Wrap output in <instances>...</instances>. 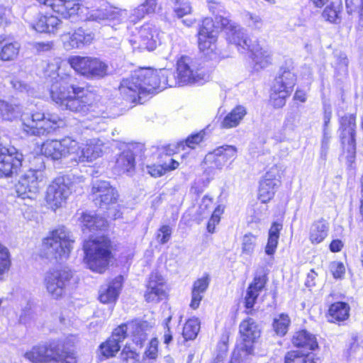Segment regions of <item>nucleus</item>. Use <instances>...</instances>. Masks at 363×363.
<instances>
[{"label": "nucleus", "mask_w": 363, "mask_h": 363, "mask_svg": "<svg viewBox=\"0 0 363 363\" xmlns=\"http://www.w3.org/2000/svg\"><path fill=\"white\" fill-rule=\"evenodd\" d=\"M52 100L62 109L82 115L94 111V94L76 83V79L69 74H57L52 79L50 88Z\"/></svg>", "instance_id": "1"}, {"label": "nucleus", "mask_w": 363, "mask_h": 363, "mask_svg": "<svg viewBox=\"0 0 363 363\" xmlns=\"http://www.w3.org/2000/svg\"><path fill=\"white\" fill-rule=\"evenodd\" d=\"M151 68H140L135 70L130 77L121 82L118 90L123 100L142 104L141 95L152 93V87L157 84L156 76Z\"/></svg>", "instance_id": "2"}, {"label": "nucleus", "mask_w": 363, "mask_h": 363, "mask_svg": "<svg viewBox=\"0 0 363 363\" xmlns=\"http://www.w3.org/2000/svg\"><path fill=\"white\" fill-rule=\"evenodd\" d=\"M84 260L93 272L103 273L107 268L112 257L111 243L106 236L85 241L84 243Z\"/></svg>", "instance_id": "3"}, {"label": "nucleus", "mask_w": 363, "mask_h": 363, "mask_svg": "<svg viewBox=\"0 0 363 363\" xmlns=\"http://www.w3.org/2000/svg\"><path fill=\"white\" fill-rule=\"evenodd\" d=\"M24 357L33 363H77L74 353L62 344L36 345Z\"/></svg>", "instance_id": "4"}, {"label": "nucleus", "mask_w": 363, "mask_h": 363, "mask_svg": "<svg viewBox=\"0 0 363 363\" xmlns=\"http://www.w3.org/2000/svg\"><path fill=\"white\" fill-rule=\"evenodd\" d=\"M74 242L71 233L66 228L60 227L44 239L43 250L48 259L63 261L69 257Z\"/></svg>", "instance_id": "5"}, {"label": "nucleus", "mask_w": 363, "mask_h": 363, "mask_svg": "<svg viewBox=\"0 0 363 363\" xmlns=\"http://www.w3.org/2000/svg\"><path fill=\"white\" fill-rule=\"evenodd\" d=\"M91 195L96 206L102 210H107V216L117 219L121 213L115 207L118 194L108 182L96 180L92 183Z\"/></svg>", "instance_id": "6"}, {"label": "nucleus", "mask_w": 363, "mask_h": 363, "mask_svg": "<svg viewBox=\"0 0 363 363\" xmlns=\"http://www.w3.org/2000/svg\"><path fill=\"white\" fill-rule=\"evenodd\" d=\"M296 76L287 68H281L271 88L270 102L276 108H282L296 84Z\"/></svg>", "instance_id": "7"}, {"label": "nucleus", "mask_w": 363, "mask_h": 363, "mask_svg": "<svg viewBox=\"0 0 363 363\" xmlns=\"http://www.w3.org/2000/svg\"><path fill=\"white\" fill-rule=\"evenodd\" d=\"M60 121L57 116L46 118L42 112L23 114L21 116L22 129L29 135H45L55 130Z\"/></svg>", "instance_id": "8"}, {"label": "nucleus", "mask_w": 363, "mask_h": 363, "mask_svg": "<svg viewBox=\"0 0 363 363\" xmlns=\"http://www.w3.org/2000/svg\"><path fill=\"white\" fill-rule=\"evenodd\" d=\"M73 278V272L68 267H62L48 272L44 284L49 295L54 299H60L66 295Z\"/></svg>", "instance_id": "9"}, {"label": "nucleus", "mask_w": 363, "mask_h": 363, "mask_svg": "<svg viewBox=\"0 0 363 363\" xmlns=\"http://www.w3.org/2000/svg\"><path fill=\"white\" fill-rule=\"evenodd\" d=\"M240 340L235 349L241 351L244 357L254 352V344L261 335V330L256 321L248 318L242 320L239 326Z\"/></svg>", "instance_id": "10"}, {"label": "nucleus", "mask_w": 363, "mask_h": 363, "mask_svg": "<svg viewBox=\"0 0 363 363\" xmlns=\"http://www.w3.org/2000/svg\"><path fill=\"white\" fill-rule=\"evenodd\" d=\"M68 62L76 72L88 78H100L107 74V65L97 58L73 56L69 58Z\"/></svg>", "instance_id": "11"}, {"label": "nucleus", "mask_w": 363, "mask_h": 363, "mask_svg": "<svg viewBox=\"0 0 363 363\" xmlns=\"http://www.w3.org/2000/svg\"><path fill=\"white\" fill-rule=\"evenodd\" d=\"M79 152V143L71 138H65L61 140H48L40 148L41 153L53 160H59L67 155H73Z\"/></svg>", "instance_id": "12"}, {"label": "nucleus", "mask_w": 363, "mask_h": 363, "mask_svg": "<svg viewBox=\"0 0 363 363\" xmlns=\"http://www.w3.org/2000/svg\"><path fill=\"white\" fill-rule=\"evenodd\" d=\"M72 184L68 177L55 179L48 186L46 193V202L50 208L55 211L61 207L72 193Z\"/></svg>", "instance_id": "13"}, {"label": "nucleus", "mask_w": 363, "mask_h": 363, "mask_svg": "<svg viewBox=\"0 0 363 363\" xmlns=\"http://www.w3.org/2000/svg\"><path fill=\"white\" fill-rule=\"evenodd\" d=\"M355 121L356 118L353 114L345 115L340 121V137L343 149L347 153L346 157L350 162L353 161L356 153Z\"/></svg>", "instance_id": "14"}, {"label": "nucleus", "mask_w": 363, "mask_h": 363, "mask_svg": "<svg viewBox=\"0 0 363 363\" xmlns=\"http://www.w3.org/2000/svg\"><path fill=\"white\" fill-rule=\"evenodd\" d=\"M23 155L14 147H4L0 153V177H12L22 167Z\"/></svg>", "instance_id": "15"}, {"label": "nucleus", "mask_w": 363, "mask_h": 363, "mask_svg": "<svg viewBox=\"0 0 363 363\" xmlns=\"http://www.w3.org/2000/svg\"><path fill=\"white\" fill-rule=\"evenodd\" d=\"M216 28V26L213 21L210 18H204L199 28L198 33L199 48L206 55L213 52L216 48L215 43L217 40L218 33Z\"/></svg>", "instance_id": "16"}, {"label": "nucleus", "mask_w": 363, "mask_h": 363, "mask_svg": "<svg viewBox=\"0 0 363 363\" xmlns=\"http://www.w3.org/2000/svg\"><path fill=\"white\" fill-rule=\"evenodd\" d=\"M159 41L158 32L155 26L151 24L143 26L138 35L130 40L134 49L153 50Z\"/></svg>", "instance_id": "17"}, {"label": "nucleus", "mask_w": 363, "mask_h": 363, "mask_svg": "<svg viewBox=\"0 0 363 363\" xmlns=\"http://www.w3.org/2000/svg\"><path fill=\"white\" fill-rule=\"evenodd\" d=\"M177 74L183 86L193 83H199L204 78L203 72L196 69L191 59L186 56H182L178 60Z\"/></svg>", "instance_id": "18"}, {"label": "nucleus", "mask_w": 363, "mask_h": 363, "mask_svg": "<svg viewBox=\"0 0 363 363\" xmlns=\"http://www.w3.org/2000/svg\"><path fill=\"white\" fill-rule=\"evenodd\" d=\"M40 174L37 170L30 169L21 177L16 185L18 196L31 199L36 195L40 189Z\"/></svg>", "instance_id": "19"}, {"label": "nucleus", "mask_w": 363, "mask_h": 363, "mask_svg": "<svg viewBox=\"0 0 363 363\" xmlns=\"http://www.w3.org/2000/svg\"><path fill=\"white\" fill-rule=\"evenodd\" d=\"M87 18L89 21L105 24L111 21L123 22L128 18V11L106 6L104 8L91 11L89 13Z\"/></svg>", "instance_id": "20"}, {"label": "nucleus", "mask_w": 363, "mask_h": 363, "mask_svg": "<svg viewBox=\"0 0 363 363\" xmlns=\"http://www.w3.org/2000/svg\"><path fill=\"white\" fill-rule=\"evenodd\" d=\"M104 144L102 140L98 138H92L87 141L84 147L79 146V152H74L71 160L75 162L92 161L103 154Z\"/></svg>", "instance_id": "21"}, {"label": "nucleus", "mask_w": 363, "mask_h": 363, "mask_svg": "<svg viewBox=\"0 0 363 363\" xmlns=\"http://www.w3.org/2000/svg\"><path fill=\"white\" fill-rule=\"evenodd\" d=\"M141 146L135 144L126 145L118 155L116 162V168L121 173H132L135 167V155L141 150Z\"/></svg>", "instance_id": "22"}, {"label": "nucleus", "mask_w": 363, "mask_h": 363, "mask_svg": "<svg viewBox=\"0 0 363 363\" xmlns=\"http://www.w3.org/2000/svg\"><path fill=\"white\" fill-rule=\"evenodd\" d=\"M276 168H271L260 182L259 188V199L262 203L271 200L280 185V181L276 178Z\"/></svg>", "instance_id": "23"}, {"label": "nucleus", "mask_w": 363, "mask_h": 363, "mask_svg": "<svg viewBox=\"0 0 363 363\" xmlns=\"http://www.w3.org/2000/svg\"><path fill=\"white\" fill-rule=\"evenodd\" d=\"M120 326H123L125 328L124 339L128 336V333H129L133 342L140 347L143 346L151 330V326L147 321L135 320L127 324H121Z\"/></svg>", "instance_id": "24"}, {"label": "nucleus", "mask_w": 363, "mask_h": 363, "mask_svg": "<svg viewBox=\"0 0 363 363\" xmlns=\"http://www.w3.org/2000/svg\"><path fill=\"white\" fill-rule=\"evenodd\" d=\"M125 328L123 326L117 327L111 336L100 345L101 354L106 358L112 357L119 351L120 343L124 340Z\"/></svg>", "instance_id": "25"}, {"label": "nucleus", "mask_w": 363, "mask_h": 363, "mask_svg": "<svg viewBox=\"0 0 363 363\" xmlns=\"http://www.w3.org/2000/svg\"><path fill=\"white\" fill-rule=\"evenodd\" d=\"M164 279L158 272L151 273L145 294L147 302H157L164 296Z\"/></svg>", "instance_id": "26"}, {"label": "nucleus", "mask_w": 363, "mask_h": 363, "mask_svg": "<svg viewBox=\"0 0 363 363\" xmlns=\"http://www.w3.org/2000/svg\"><path fill=\"white\" fill-rule=\"evenodd\" d=\"M94 40V34L91 32L86 33L84 30L79 28L72 34L65 35L63 44L66 50L82 48L90 44Z\"/></svg>", "instance_id": "27"}, {"label": "nucleus", "mask_w": 363, "mask_h": 363, "mask_svg": "<svg viewBox=\"0 0 363 363\" xmlns=\"http://www.w3.org/2000/svg\"><path fill=\"white\" fill-rule=\"evenodd\" d=\"M266 282L267 277L265 275H256L253 281L248 286L245 297V306L247 309L250 310L247 313H252V308L256 303L259 293L264 287Z\"/></svg>", "instance_id": "28"}, {"label": "nucleus", "mask_w": 363, "mask_h": 363, "mask_svg": "<svg viewBox=\"0 0 363 363\" xmlns=\"http://www.w3.org/2000/svg\"><path fill=\"white\" fill-rule=\"evenodd\" d=\"M122 281V276H118L106 285L102 286L99 291V301L103 303L115 302L121 289Z\"/></svg>", "instance_id": "29"}, {"label": "nucleus", "mask_w": 363, "mask_h": 363, "mask_svg": "<svg viewBox=\"0 0 363 363\" xmlns=\"http://www.w3.org/2000/svg\"><path fill=\"white\" fill-rule=\"evenodd\" d=\"M152 74L156 76L157 84L152 87V92L157 89H164L166 86L170 87L183 86L178 77V74L168 69H153L151 68Z\"/></svg>", "instance_id": "30"}, {"label": "nucleus", "mask_w": 363, "mask_h": 363, "mask_svg": "<svg viewBox=\"0 0 363 363\" xmlns=\"http://www.w3.org/2000/svg\"><path fill=\"white\" fill-rule=\"evenodd\" d=\"M79 220L82 223V229L84 233L102 230L107 226V221L104 217L92 213H83Z\"/></svg>", "instance_id": "31"}, {"label": "nucleus", "mask_w": 363, "mask_h": 363, "mask_svg": "<svg viewBox=\"0 0 363 363\" xmlns=\"http://www.w3.org/2000/svg\"><path fill=\"white\" fill-rule=\"evenodd\" d=\"M54 2L51 9L65 18L74 17L81 7L77 0H54Z\"/></svg>", "instance_id": "32"}, {"label": "nucleus", "mask_w": 363, "mask_h": 363, "mask_svg": "<svg viewBox=\"0 0 363 363\" xmlns=\"http://www.w3.org/2000/svg\"><path fill=\"white\" fill-rule=\"evenodd\" d=\"M252 53V58L258 68L266 67L271 62V51L267 47L261 46L258 43L255 42L248 48Z\"/></svg>", "instance_id": "33"}, {"label": "nucleus", "mask_w": 363, "mask_h": 363, "mask_svg": "<svg viewBox=\"0 0 363 363\" xmlns=\"http://www.w3.org/2000/svg\"><path fill=\"white\" fill-rule=\"evenodd\" d=\"M294 347L314 350L318 347L315 336L306 330L296 332L292 337Z\"/></svg>", "instance_id": "34"}, {"label": "nucleus", "mask_w": 363, "mask_h": 363, "mask_svg": "<svg viewBox=\"0 0 363 363\" xmlns=\"http://www.w3.org/2000/svg\"><path fill=\"white\" fill-rule=\"evenodd\" d=\"M210 279L208 275L198 279L193 284L191 290V301L190 307L192 309L199 308L201 301L203 297V294L208 287Z\"/></svg>", "instance_id": "35"}, {"label": "nucleus", "mask_w": 363, "mask_h": 363, "mask_svg": "<svg viewBox=\"0 0 363 363\" xmlns=\"http://www.w3.org/2000/svg\"><path fill=\"white\" fill-rule=\"evenodd\" d=\"M329 223L324 219H319L311 226L309 240L313 244H319L328 236Z\"/></svg>", "instance_id": "36"}, {"label": "nucleus", "mask_w": 363, "mask_h": 363, "mask_svg": "<svg viewBox=\"0 0 363 363\" xmlns=\"http://www.w3.org/2000/svg\"><path fill=\"white\" fill-rule=\"evenodd\" d=\"M350 306L345 302H335L329 308L328 320L331 323L342 322L350 316Z\"/></svg>", "instance_id": "37"}, {"label": "nucleus", "mask_w": 363, "mask_h": 363, "mask_svg": "<svg viewBox=\"0 0 363 363\" xmlns=\"http://www.w3.org/2000/svg\"><path fill=\"white\" fill-rule=\"evenodd\" d=\"M228 40L235 45L238 48L246 50L250 48L252 44H250V40L247 38L244 30L237 25L230 31L227 33Z\"/></svg>", "instance_id": "38"}, {"label": "nucleus", "mask_w": 363, "mask_h": 363, "mask_svg": "<svg viewBox=\"0 0 363 363\" xmlns=\"http://www.w3.org/2000/svg\"><path fill=\"white\" fill-rule=\"evenodd\" d=\"M246 115V110L243 106H238L234 108L221 122V127L223 128H231L236 127Z\"/></svg>", "instance_id": "39"}, {"label": "nucleus", "mask_w": 363, "mask_h": 363, "mask_svg": "<svg viewBox=\"0 0 363 363\" xmlns=\"http://www.w3.org/2000/svg\"><path fill=\"white\" fill-rule=\"evenodd\" d=\"M21 112V108L17 105L0 99V118L4 120L12 121L16 118Z\"/></svg>", "instance_id": "40"}, {"label": "nucleus", "mask_w": 363, "mask_h": 363, "mask_svg": "<svg viewBox=\"0 0 363 363\" xmlns=\"http://www.w3.org/2000/svg\"><path fill=\"white\" fill-rule=\"evenodd\" d=\"M284 363H315L312 353H304L298 350L288 352L284 357Z\"/></svg>", "instance_id": "41"}, {"label": "nucleus", "mask_w": 363, "mask_h": 363, "mask_svg": "<svg viewBox=\"0 0 363 363\" xmlns=\"http://www.w3.org/2000/svg\"><path fill=\"white\" fill-rule=\"evenodd\" d=\"M20 50V45L17 42L6 43L0 50V60L12 61L17 58Z\"/></svg>", "instance_id": "42"}, {"label": "nucleus", "mask_w": 363, "mask_h": 363, "mask_svg": "<svg viewBox=\"0 0 363 363\" xmlns=\"http://www.w3.org/2000/svg\"><path fill=\"white\" fill-rule=\"evenodd\" d=\"M200 330V321L197 318L189 319L184 328L182 335L186 340H194L196 337Z\"/></svg>", "instance_id": "43"}, {"label": "nucleus", "mask_w": 363, "mask_h": 363, "mask_svg": "<svg viewBox=\"0 0 363 363\" xmlns=\"http://www.w3.org/2000/svg\"><path fill=\"white\" fill-rule=\"evenodd\" d=\"M290 318L288 315L281 313L274 319L273 328L275 333L280 336H284L288 330Z\"/></svg>", "instance_id": "44"}, {"label": "nucleus", "mask_w": 363, "mask_h": 363, "mask_svg": "<svg viewBox=\"0 0 363 363\" xmlns=\"http://www.w3.org/2000/svg\"><path fill=\"white\" fill-rule=\"evenodd\" d=\"M301 117V113L298 110L289 111L286 115L284 127L294 130L300 124Z\"/></svg>", "instance_id": "45"}, {"label": "nucleus", "mask_w": 363, "mask_h": 363, "mask_svg": "<svg viewBox=\"0 0 363 363\" xmlns=\"http://www.w3.org/2000/svg\"><path fill=\"white\" fill-rule=\"evenodd\" d=\"M223 211L224 207L221 205H218L215 208L207 224V230L209 233H213L215 232L216 225L219 223L220 216L223 214Z\"/></svg>", "instance_id": "46"}, {"label": "nucleus", "mask_w": 363, "mask_h": 363, "mask_svg": "<svg viewBox=\"0 0 363 363\" xmlns=\"http://www.w3.org/2000/svg\"><path fill=\"white\" fill-rule=\"evenodd\" d=\"M65 23L61 21L57 16H47V26L48 30L46 33H55L60 29H62L64 32Z\"/></svg>", "instance_id": "47"}, {"label": "nucleus", "mask_w": 363, "mask_h": 363, "mask_svg": "<svg viewBox=\"0 0 363 363\" xmlns=\"http://www.w3.org/2000/svg\"><path fill=\"white\" fill-rule=\"evenodd\" d=\"M138 357V354L128 345H125L121 353V359L125 363H135Z\"/></svg>", "instance_id": "48"}, {"label": "nucleus", "mask_w": 363, "mask_h": 363, "mask_svg": "<svg viewBox=\"0 0 363 363\" xmlns=\"http://www.w3.org/2000/svg\"><path fill=\"white\" fill-rule=\"evenodd\" d=\"M10 267L9 253L6 247L0 244V276L9 270Z\"/></svg>", "instance_id": "49"}, {"label": "nucleus", "mask_w": 363, "mask_h": 363, "mask_svg": "<svg viewBox=\"0 0 363 363\" xmlns=\"http://www.w3.org/2000/svg\"><path fill=\"white\" fill-rule=\"evenodd\" d=\"M256 242V237L252 234L249 233L246 234L243 236L242 243V252L250 255L252 253Z\"/></svg>", "instance_id": "50"}, {"label": "nucleus", "mask_w": 363, "mask_h": 363, "mask_svg": "<svg viewBox=\"0 0 363 363\" xmlns=\"http://www.w3.org/2000/svg\"><path fill=\"white\" fill-rule=\"evenodd\" d=\"M192 8L187 1L180 2V0H175L174 11L178 18H182L185 15L191 13Z\"/></svg>", "instance_id": "51"}, {"label": "nucleus", "mask_w": 363, "mask_h": 363, "mask_svg": "<svg viewBox=\"0 0 363 363\" xmlns=\"http://www.w3.org/2000/svg\"><path fill=\"white\" fill-rule=\"evenodd\" d=\"M338 15L339 11L335 8L334 3L326 6L322 13L323 18L330 23H335L339 18Z\"/></svg>", "instance_id": "52"}, {"label": "nucleus", "mask_w": 363, "mask_h": 363, "mask_svg": "<svg viewBox=\"0 0 363 363\" xmlns=\"http://www.w3.org/2000/svg\"><path fill=\"white\" fill-rule=\"evenodd\" d=\"M172 233V229L169 225L161 226L157 233V241L162 245L167 243L171 238Z\"/></svg>", "instance_id": "53"}, {"label": "nucleus", "mask_w": 363, "mask_h": 363, "mask_svg": "<svg viewBox=\"0 0 363 363\" xmlns=\"http://www.w3.org/2000/svg\"><path fill=\"white\" fill-rule=\"evenodd\" d=\"M216 154H222L225 159L234 160L237 156L238 149L233 145H223L216 148Z\"/></svg>", "instance_id": "54"}, {"label": "nucleus", "mask_w": 363, "mask_h": 363, "mask_svg": "<svg viewBox=\"0 0 363 363\" xmlns=\"http://www.w3.org/2000/svg\"><path fill=\"white\" fill-rule=\"evenodd\" d=\"M215 21L217 24V26H216V28L220 27V28L225 29L227 33L230 31L238 25L228 18L223 16L221 14L216 15V16H215Z\"/></svg>", "instance_id": "55"}, {"label": "nucleus", "mask_w": 363, "mask_h": 363, "mask_svg": "<svg viewBox=\"0 0 363 363\" xmlns=\"http://www.w3.org/2000/svg\"><path fill=\"white\" fill-rule=\"evenodd\" d=\"M203 138V133L200 132L188 137L185 142H182L179 145L182 146L183 149L184 145L193 149L194 148L195 145H197L202 141Z\"/></svg>", "instance_id": "56"}, {"label": "nucleus", "mask_w": 363, "mask_h": 363, "mask_svg": "<svg viewBox=\"0 0 363 363\" xmlns=\"http://www.w3.org/2000/svg\"><path fill=\"white\" fill-rule=\"evenodd\" d=\"M330 138V133L328 128H323V135L321 141L320 155L321 157L323 158L324 160H325L328 154Z\"/></svg>", "instance_id": "57"}, {"label": "nucleus", "mask_w": 363, "mask_h": 363, "mask_svg": "<svg viewBox=\"0 0 363 363\" xmlns=\"http://www.w3.org/2000/svg\"><path fill=\"white\" fill-rule=\"evenodd\" d=\"M158 340L153 338L150 340L147 349L145 352L146 357L150 359H155L158 355Z\"/></svg>", "instance_id": "58"}, {"label": "nucleus", "mask_w": 363, "mask_h": 363, "mask_svg": "<svg viewBox=\"0 0 363 363\" xmlns=\"http://www.w3.org/2000/svg\"><path fill=\"white\" fill-rule=\"evenodd\" d=\"M330 270L335 279L342 278L345 272L344 264L339 262H331L330 264Z\"/></svg>", "instance_id": "59"}, {"label": "nucleus", "mask_w": 363, "mask_h": 363, "mask_svg": "<svg viewBox=\"0 0 363 363\" xmlns=\"http://www.w3.org/2000/svg\"><path fill=\"white\" fill-rule=\"evenodd\" d=\"M47 16H40L37 21L32 24L34 30L40 33H46L48 30Z\"/></svg>", "instance_id": "60"}, {"label": "nucleus", "mask_w": 363, "mask_h": 363, "mask_svg": "<svg viewBox=\"0 0 363 363\" xmlns=\"http://www.w3.org/2000/svg\"><path fill=\"white\" fill-rule=\"evenodd\" d=\"M278 237L269 236L268 242L265 247V252L268 255H273L276 251L278 244Z\"/></svg>", "instance_id": "61"}, {"label": "nucleus", "mask_w": 363, "mask_h": 363, "mask_svg": "<svg viewBox=\"0 0 363 363\" xmlns=\"http://www.w3.org/2000/svg\"><path fill=\"white\" fill-rule=\"evenodd\" d=\"M246 16L249 19V26L252 27L255 29L260 30L262 27V20L257 16L250 13H248Z\"/></svg>", "instance_id": "62"}, {"label": "nucleus", "mask_w": 363, "mask_h": 363, "mask_svg": "<svg viewBox=\"0 0 363 363\" xmlns=\"http://www.w3.org/2000/svg\"><path fill=\"white\" fill-rule=\"evenodd\" d=\"M147 172L152 177H157L165 173L166 169L163 165H147L146 167Z\"/></svg>", "instance_id": "63"}, {"label": "nucleus", "mask_w": 363, "mask_h": 363, "mask_svg": "<svg viewBox=\"0 0 363 363\" xmlns=\"http://www.w3.org/2000/svg\"><path fill=\"white\" fill-rule=\"evenodd\" d=\"M248 357H244L241 351L235 349L230 363H247Z\"/></svg>", "instance_id": "64"}]
</instances>
